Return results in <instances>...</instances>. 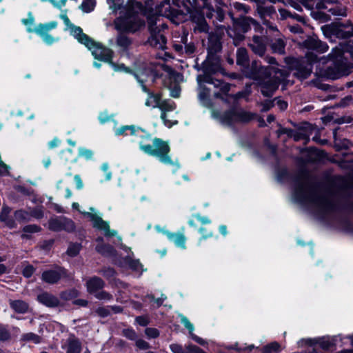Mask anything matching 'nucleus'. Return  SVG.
I'll list each match as a JSON object with an SVG mask.
<instances>
[{
    "label": "nucleus",
    "mask_w": 353,
    "mask_h": 353,
    "mask_svg": "<svg viewBox=\"0 0 353 353\" xmlns=\"http://www.w3.org/2000/svg\"><path fill=\"white\" fill-rule=\"evenodd\" d=\"M294 194L301 203L310 205L322 219H334L343 210L353 211V203L349 198H340L331 191L320 192L306 176L297 180Z\"/></svg>",
    "instance_id": "f257e3e1"
},
{
    "label": "nucleus",
    "mask_w": 353,
    "mask_h": 353,
    "mask_svg": "<svg viewBox=\"0 0 353 353\" xmlns=\"http://www.w3.org/2000/svg\"><path fill=\"white\" fill-rule=\"evenodd\" d=\"M108 2L113 12L119 10V16L113 21L118 32L134 34L145 27V8L141 2L130 1L125 6H123V0Z\"/></svg>",
    "instance_id": "f03ea898"
},
{
    "label": "nucleus",
    "mask_w": 353,
    "mask_h": 353,
    "mask_svg": "<svg viewBox=\"0 0 353 353\" xmlns=\"http://www.w3.org/2000/svg\"><path fill=\"white\" fill-rule=\"evenodd\" d=\"M136 128L138 132L133 133L132 136L137 138L141 151L157 158L163 164L175 165L176 168L180 167L178 161H172L170 155V147L168 141L157 137L152 139V135L142 128L137 126Z\"/></svg>",
    "instance_id": "7ed1b4c3"
},
{
    "label": "nucleus",
    "mask_w": 353,
    "mask_h": 353,
    "mask_svg": "<svg viewBox=\"0 0 353 353\" xmlns=\"http://www.w3.org/2000/svg\"><path fill=\"white\" fill-rule=\"evenodd\" d=\"M197 81L199 84V99L201 103L206 108H211L212 103L210 98V90L203 85L204 83L212 84L215 88H219L220 92H214V97L223 101H225L223 95H227L230 90V83L214 79L210 75H199Z\"/></svg>",
    "instance_id": "20e7f679"
},
{
    "label": "nucleus",
    "mask_w": 353,
    "mask_h": 353,
    "mask_svg": "<svg viewBox=\"0 0 353 353\" xmlns=\"http://www.w3.org/2000/svg\"><path fill=\"white\" fill-rule=\"evenodd\" d=\"M345 43L341 42L338 46L334 47L329 54L332 60V63L323 71V76L330 79H337L350 73V68L347 59L344 57L345 53H349L344 49Z\"/></svg>",
    "instance_id": "39448f33"
},
{
    "label": "nucleus",
    "mask_w": 353,
    "mask_h": 353,
    "mask_svg": "<svg viewBox=\"0 0 353 353\" xmlns=\"http://www.w3.org/2000/svg\"><path fill=\"white\" fill-rule=\"evenodd\" d=\"M244 73L246 77L257 81L258 83L272 77V73L275 75L281 74L283 79L287 77L285 70L273 66H263L257 61H252L250 66L244 70Z\"/></svg>",
    "instance_id": "423d86ee"
},
{
    "label": "nucleus",
    "mask_w": 353,
    "mask_h": 353,
    "mask_svg": "<svg viewBox=\"0 0 353 353\" xmlns=\"http://www.w3.org/2000/svg\"><path fill=\"white\" fill-rule=\"evenodd\" d=\"M212 117L218 119L223 125H232L235 123H248L256 117V114L236 109H231L221 114L213 110Z\"/></svg>",
    "instance_id": "0eeeda50"
},
{
    "label": "nucleus",
    "mask_w": 353,
    "mask_h": 353,
    "mask_svg": "<svg viewBox=\"0 0 353 353\" xmlns=\"http://www.w3.org/2000/svg\"><path fill=\"white\" fill-rule=\"evenodd\" d=\"M353 24L348 21L345 23H331L321 27L323 34L328 38L335 37L341 39H347L353 36Z\"/></svg>",
    "instance_id": "6e6552de"
},
{
    "label": "nucleus",
    "mask_w": 353,
    "mask_h": 353,
    "mask_svg": "<svg viewBox=\"0 0 353 353\" xmlns=\"http://www.w3.org/2000/svg\"><path fill=\"white\" fill-rule=\"evenodd\" d=\"M92 43L86 48L92 52V54L96 59L103 61L105 62L111 63L115 70H123L127 72H130V70L126 68L123 64L117 65L112 62L113 51L103 46L101 43H98L92 39Z\"/></svg>",
    "instance_id": "1a4fd4ad"
},
{
    "label": "nucleus",
    "mask_w": 353,
    "mask_h": 353,
    "mask_svg": "<svg viewBox=\"0 0 353 353\" xmlns=\"http://www.w3.org/2000/svg\"><path fill=\"white\" fill-rule=\"evenodd\" d=\"M60 18L63 20L65 26L64 30L69 31L70 35L76 39L79 43L84 45L85 47L92 43V39L85 34L81 27L75 26L70 21L67 16L65 10L61 14Z\"/></svg>",
    "instance_id": "9d476101"
},
{
    "label": "nucleus",
    "mask_w": 353,
    "mask_h": 353,
    "mask_svg": "<svg viewBox=\"0 0 353 353\" xmlns=\"http://www.w3.org/2000/svg\"><path fill=\"white\" fill-rule=\"evenodd\" d=\"M317 10H327L331 14L338 19L347 16V8L339 0H318L316 4Z\"/></svg>",
    "instance_id": "9b49d317"
},
{
    "label": "nucleus",
    "mask_w": 353,
    "mask_h": 353,
    "mask_svg": "<svg viewBox=\"0 0 353 353\" xmlns=\"http://www.w3.org/2000/svg\"><path fill=\"white\" fill-rule=\"evenodd\" d=\"M221 37L216 32H210L208 36L207 51L208 57L206 61L208 62H213L217 64L219 62L216 54L221 52L222 49V43L221 41Z\"/></svg>",
    "instance_id": "f8f14e48"
},
{
    "label": "nucleus",
    "mask_w": 353,
    "mask_h": 353,
    "mask_svg": "<svg viewBox=\"0 0 353 353\" xmlns=\"http://www.w3.org/2000/svg\"><path fill=\"white\" fill-rule=\"evenodd\" d=\"M148 23L150 37L148 38L147 43L157 49L163 50L166 48L167 39L165 36L161 32L159 27L154 23L152 19H150Z\"/></svg>",
    "instance_id": "ddd939ff"
},
{
    "label": "nucleus",
    "mask_w": 353,
    "mask_h": 353,
    "mask_svg": "<svg viewBox=\"0 0 353 353\" xmlns=\"http://www.w3.org/2000/svg\"><path fill=\"white\" fill-rule=\"evenodd\" d=\"M57 21H50L46 23H39L36 27H28V32H35L39 37H41L43 41L48 45H51L54 42L58 41V38L53 37L49 34V32L57 27Z\"/></svg>",
    "instance_id": "4468645a"
},
{
    "label": "nucleus",
    "mask_w": 353,
    "mask_h": 353,
    "mask_svg": "<svg viewBox=\"0 0 353 353\" xmlns=\"http://www.w3.org/2000/svg\"><path fill=\"white\" fill-rule=\"evenodd\" d=\"M291 67L294 71V75L300 79L308 78L312 72V63L305 58L294 59Z\"/></svg>",
    "instance_id": "2eb2a0df"
},
{
    "label": "nucleus",
    "mask_w": 353,
    "mask_h": 353,
    "mask_svg": "<svg viewBox=\"0 0 353 353\" xmlns=\"http://www.w3.org/2000/svg\"><path fill=\"white\" fill-rule=\"evenodd\" d=\"M49 230L54 232L66 231L73 232L75 229L74 223L70 219L60 216L51 218L48 221Z\"/></svg>",
    "instance_id": "dca6fc26"
},
{
    "label": "nucleus",
    "mask_w": 353,
    "mask_h": 353,
    "mask_svg": "<svg viewBox=\"0 0 353 353\" xmlns=\"http://www.w3.org/2000/svg\"><path fill=\"white\" fill-rule=\"evenodd\" d=\"M68 276L67 270L61 266L55 265L53 268L45 270L41 274V280L48 284H56Z\"/></svg>",
    "instance_id": "f3484780"
},
{
    "label": "nucleus",
    "mask_w": 353,
    "mask_h": 353,
    "mask_svg": "<svg viewBox=\"0 0 353 353\" xmlns=\"http://www.w3.org/2000/svg\"><path fill=\"white\" fill-rule=\"evenodd\" d=\"M90 210L91 212H83V214L85 216L90 219L94 228L103 230L105 236H114L117 234V232L116 230H110L109 224L107 221H103L101 216H99L96 213L92 212L94 211V208H90Z\"/></svg>",
    "instance_id": "a211bd4d"
},
{
    "label": "nucleus",
    "mask_w": 353,
    "mask_h": 353,
    "mask_svg": "<svg viewBox=\"0 0 353 353\" xmlns=\"http://www.w3.org/2000/svg\"><path fill=\"white\" fill-rule=\"evenodd\" d=\"M282 79H283L281 77V74H279L259 83L261 94L264 97H272L278 89Z\"/></svg>",
    "instance_id": "6ab92c4d"
},
{
    "label": "nucleus",
    "mask_w": 353,
    "mask_h": 353,
    "mask_svg": "<svg viewBox=\"0 0 353 353\" xmlns=\"http://www.w3.org/2000/svg\"><path fill=\"white\" fill-rule=\"evenodd\" d=\"M248 45L255 54L263 57L267 49V39L265 37L254 35L249 39Z\"/></svg>",
    "instance_id": "aec40b11"
},
{
    "label": "nucleus",
    "mask_w": 353,
    "mask_h": 353,
    "mask_svg": "<svg viewBox=\"0 0 353 353\" xmlns=\"http://www.w3.org/2000/svg\"><path fill=\"white\" fill-rule=\"evenodd\" d=\"M194 33L209 34L210 26L204 16L201 13H196L191 15Z\"/></svg>",
    "instance_id": "412c9836"
},
{
    "label": "nucleus",
    "mask_w": 353,
    "mask_h": 353,
    "mask_svg": "<svg viewBox=\"0 0 353 353\" xmlns=\"http://www.w3.org/2000/svg\"><path fill=\"white\" fill-rule=\"evenodd\" d=\"M139 83L141 85L142 90L148 95L145 103V105L152 108H157L161 99V94L150 91L144 84L143 79H139Z\"/></svg>",
    "instance_id": "4be33fe9"
},
{
    "label": "nucleus",
    "mask_w": 353,
    "mask_h": 353,
    "mask_svg": "<svg viewBox=\"0 0 353 353\" xmlns=\"http://www.w3.org/2000/svg\"><path fill=\"white\" fill-rule=\"evenodd\" d=\"M37 299L41 304L48 307H57L61 304L57 296L48 292H43L39 294Z\"/></svg>",
    "instance_id": "5701e85b"
},
{
    "label": "nucleus",
    "mask_w": 353,
    "mask_h": 353,
    "mask_svg": "<svg viewBox=\"0 0 353 353\" xmlns=\"http://www.w3.org/2000/svg\"><path fill=\"white\" fill-rule=\"evenodd\" d=\"M314 130V128L313 126L307 123L305 126L299 128L297 131L293 130V135H292L291 137H292L295 141L304 140V144L306 145L309 142L310 137Z\"/></svg>",
    "instance_id": "b1692460"
},
{
    "label": "nucleus",
    "mask_w": 353,
    "mask_h": 353,
    "mask_svg": "<svg viewBox=\"0 0 353 353\" xmlns=\"http://www.w3.org/2000/svg\"><path fill=\"white\" fill-rule=\"evenodd\" d=\"M304 46L311 50L323 53L328 49L327 45L315 37H310L304 41Z\"/></svg>",
    "instance_id": "393cba45"
},
{
    "label": "nucleus",
    "mask_w": 353,
    "mask_h": 353,
    "mask_svg": "<svg viewBox=\"0 0 353 353\" xmlns=\"http://www.w3.org/2000/svg\"><path fill=\"white\" fill-rule=\"evenodd\" d=\"M85 285L88 292L94 294L97 292L104 288L105 282L100 277L94 276L86 281Z\"/></svg>",
    "instance_id": "a878e982"
},
{
    "label": "nucleus",
    "mask_w": 353,
    "mask_h": 353,
    "mask_svg": "<svg viewBox=\"0 0 353 353\" xmlns=\"http://www.w3.org/2000/svg\"><path fill=\"white\" fill-rule=\"evenodd\" d=\"M210 11L209 13L206 14V16L208 18H213V23L214 25L217 26V28H224V26H218L217 23L219 22L221 23L223 22L225 19V11L220 7L218 6L215 9L212 7V10L207 9Z\"/></svg>",
    "instance_id": "bb28decb"
},
{
    "label": "nucleus",
    "mask_w": 353,
    "mask_h": 353,
    "mask_svg": "<svg viewBox=\"0 0 353 353\" xmlns=\"http://www.w3.org/2000/svg\"><path fill=\"white\" fill-rule=\"evenodd\" d=\"M158 108L161 111V119L163 120L165 124L168 123L167 120V112H171L174 110L175 104L174 102L170 100H162L161 99L160 103H159Z\"/></svg>",
    "instance_id": "cd10ccee"
},
{
    "label": "nucleus",
    "mask_w": 353,
    "mask_h": 353,
    "mask_svg": "<svg viewBox=\"0 0 353 353\" xmlns=\"http://www.w3.org/2000/svg\"><path fill=\"white\" fill-rule=\"evenodd\" d=\"M10 307L17 314H26L29 310V304L25 301L17 299V300H9Z\"/></svg>",
    "instance_id": "c85d7f7f"
},
{
    "label": "nucleus",
    "mask_w": 353,
    "mask_h": 353,
    "mask_svg": "<svg viewBox=\"0 0 353 353\" xmlns=\"http://www.w3.org/2000/svg\"><path fill=\"white\" fill-rule=\"evenodd\" d=\"M236 63L243 67L245 70L250 65H249L250 58L248 52L245 48H239L236 50Z\"/></svg>",
    "instance_id": "c756f323"
},
{
    "label": "nucleus",
    "mask_w": 353,
    "mask_h": 353,
    "mask_svg": "<svg viewBox=\"0 0 353 353\" xmlns=\"http://www.w3.org/2000/svg\"><path fill=\"white\" fill-rule=\"evenodd\" d=\"M134 68L136 70L135 77L139 81V75L146 74L148 75L150 73H152L153 71L151 68H148V64L145 62L144 60L141 57L136 59L134 63Z\"/></svg>",
    "instance_id": "7c9ffc66"
},
{
    "label": "nucleus",
    "mask_w": 353,
    "mask_h": 353,
    "mask_svg": "<svg viewBox=\"0 0 353 353\" xmlns=\"http://www.w3.org/2000/svg\"><path fill=\"white\" fill-rule=\"evenodd\" d=\"M66 353H81V343L74 335L70 336L67 339Z\"/></svg>",
    "instance_id": "2f4dec72"
},
{
    "label": "nucleus",
    "mask_w": 353,
    "mask_h": 353,
    "mask_svg": "<svg viewBox=\"0 0 353 353\" xmlns=\"http://www.w3.org/2000/svg\"><path fill=\"white\" fill-rule=\"evenodd\" d=\"M125 32H119L116 37V44L123 50H127L132 44V39L125 34Z\"/></svg>",
    "instance_id": "473e14b6"
},
{
    "label": "nucleus",
    "mask_w": 353,
    "mask_h": 353,
    "mask_svg": "<svg viewBox=\"0 0 353 353\" xmlns=\"http://www.w3.org/2000/svg\"><path fill=\"white\" fill-rule=\"evenodd\" d=\"M256 11L261 19H264V21L265 20L266 17H272L274 14H276V10L274 6H264L260 3L257 4Z\"/></svg>",
    "instance_id": "72a5a7b5"
},
{
    "label": "nucleus",
    "mask_w": 353,
    "mask_h": 353,
    "mask_svg": "<svg viewBox=\"0 0 353 353\" xmlns=\"http://www.w3.org/2000/svg\"><path fill=\"white\" fill-rule=\"evenodd\" d=\"M239 26L243 32H248L250 29L251 24H256V21L250 17H239L235 23Z\"/></svg>",
    "instance_id": "f704fd0d"
},
{
    "label": "nucleus",
    "mask_w": 353,
    "mask_h": 353,
    "mask_svg": "<svg viewBox=\"0 0 353 353\" xmlns=\"http://www.w3.org/2000/svg\"><path fill=\"white\" fill-rule=\"evenodd\" d=\"M286 42L281 38L275 39L270 44L271 50L274 53L279 54H285Z\"/></svg>",
    "instance_id": "c9c22d12"
},
{
    "label": "nucleus",
    "mask_w": 353,
    "mask_h": 353,
    "mask_svg": "<svg viewBox=\"0 0 353 353\" xmlns=\"http://www.w3.org/2000/svg\"><path fill=\"white\" fill-rule=\"evenodd\" d=\"M167 236L171 241L174 242L176 246L181 248H185L186 238L183 234L168 232Z\"/></svg>",
    "instance_id": "e433bc0d"
},
{
    "label": "nucleus",
    "mask_w": 353,
    "mask_h": 353,
    "mask_svg": "<svg viewBox=\"0 0 353 353\" xmlns=\"http://www.w3.org/2000/svg\"><path fill=\"white\" fill-rule=\"evenodd\" d=\"M230 6L231 8H233L236 12L239 13L240 17H244L251 10L250 6L238 1L230 3Z\"/></svg>",
    "instance_id": "4c0bfd02"
},
{
    "label": "nucleus",
    "mask_w": 353,
    "mask_h": 353,
    "mask_svg": "<svg viewBox=\"0 0 353 353\" xmlns=\"http://www.w3.org/2000/svg\"><path fill=\"white\" fill-rule=\"evenodd\" d=\"M95 249L97 252L105 256H111L115 253L114 248L108 244L99 243Z\"/></svg>",
    "instance_id": "58836bf2"
},
{
    "label": "nucleus",
    "mask_w": 353,
    "mask_h": 353,
    "mask_svg": "<svg viewBox=\"0 0 353 353\" xmlns=\"http://www.w3.org/2000/svg\"><path fill=\"white\" fill-rule=\"evenodd\" d=\"M21 341L23 342H32L34 344H39L42 341V338L39 335L33 332H27L21 335Z\"/></svg>",
    "instance_id": "ea45409f"
},
{
    "label": "nucleus",
    "mask_w": 353,
    "mask_h": 353,
    "mask_svg": "<svg viewBox=\"0 0 353 353\" xmlns=\"http://www.w3.org/2000/svg\"><path fill=\"white\" fill-rule=\"evenodd\" d=\"M14 218L19 222H29L31 221V214L29 211L25 210H18L14 212Z\"/></svg>",
    "instance_id": "a19ab883"
},
{
    "label": "nucleus",
    "mask_w": 353,
    "mask_h": 353,
    "mask_svg": "<svg viewBox=\"0 0 353 353\" xmlns=\"http://www.w3.org/2000/svg\"><path fill=\"white\" fill-rule=\"evenodd\" d=\"M12 339V334L8 325L0 323V341L8 342Z\"/></svg>",
    "instance_id": "79ce46f5"
},
{
    "label": "nucleus",
    "mask_w": 353,
    "mask_h": 353,
    "mask_svg": "<svg viewBox=\"0 0 353 353\" xmlns=\"http://www.w3.org/2000/svg\"><path fill=\"white\" fill-rule=\"evenodd\" d=\"M311 16L314 19L319 21L321 23L327 22L331 20L330 15L321 11V10L312 11L311 12Z\"/></svg>",
    "instance_id": "37998d69"
},
{
    "label": "nucleus",
    "mask_w": 353,
    "mask_h": 353,
    "mask_svg": "<svg viewBox=\"0 0 353 353\" xmlns=\"http://www.w3.org/2000/svg\"><path fill=\"white\" fill-rule=\"evenodd\" d=\"M193 8L196 11H201L203 9L212 10V5L210 0H195Z\"/></svg>",
    "instance_id": "c03bdc74"
},
{
    "label": "nucleus",
    "mask_w": 353,
    "mask_h": 353,
    "mask_svg": "<svg viewBox=\"0 0 353 353\" xmlns=\"http://www.w3.org/2000/svg\"><path fill=\"white\" fill-rule=\"evenodd\" d=\"M192 344H189L183 347L178 343H172L170 345V348L173 353H192L191 352Z\"/></svg>",
    "instance_id": "a18cd8bd"
},
{
    "label": "nucleus",
    "mask_w": 353,
    "mask_h": 353,
    "mask_svg": "<svg viewBox=\"0 0 353 353\" xmlns=\"http://www.w3.org/2000/svg\"><path fill=\"white\" fill-rule=\"evenodd\" d=\"M182 42L184 43L183 54L187 56H192L196 51V46L194 43H187V37H183L181 39Z\"/></svg>",
    "instance_id": "49530a36"
},
{
    "label": "nucleus",
    "mask_w": 353,
    "mask_h": 353,
    "mask_svg": "<svg viewBox=\"0 0 353 353\" xmlns=\"http://www.w3.org/2000/svg\"><path fill=\"white\" fill-rule=\"evenodd\" d=\"M127 130H130V134L132 136L133 133H137L139 130H137L136 126L133 125H123L115 130V134L117 136L126 135L125 132Z\"/></svg>",
    "instance_id": "de8ad7c7"
},
{
    "label": "nucleus",
    "mask_w": 353,
    "mask_h": 353,
    "mask_svg": "<svg viewBox=\"0 0 353 353\" xmlns=\"http://www.w3.org/2000/svg\"><path fill=\"white\" fill-rule=\"evenodd\" d=\"M78 290L75 289H70L64 292H62L60 294V296L62 299L65 301H70L73 299L77 298L79 296Z\"/></svg>",
    "instance_id": "09e8293b"
},
{
    "label": "nucleus",
    "mask_w": 353,
    "mask_h": 353,
    "mask_svg": "<svg viewBox=\"0 0 353 353\" xmlns=\"http://www.w3.org/2000/svg\"><path fill=\"white\" fill-rule=\"evenodd\" d=\"M280 349V345L276 342H273L263 347V353H279L281 350Z\"/></svg>",
    "instance_id": "8fccbe9b"
},
{
    "label": "nucleus",
    "mask_w": 353,
    "mask_h": 353,
    "mask_svg": "<svg viewBox=\"0 0 353 353\" xmlns=\"http://www.w3.org/2000/svg\"><path fill=\"white\" fill-rule=\"evenodd\" d=\"M170 0H161L157 7V12H159V15L163 16L166 14L167 12L170 8Z\"/></svg>",
    "instance_id": "3c124183"
},
{
    "label": "nucleus",
    "mask_w": 353,
    "mask_h": 353,
    "mask_svg": "<svg viewBox=\"0 0 353 353\" xmlns=\"http://www.w3.org/2000/svg\"><path fill=\"white\" fill-rule=\"evenodd\" d=\"M81 248V246L79 243H71L68 246L67 254L72 257L76 256L79 254Z\"/></svg>",
    "instance_id": "603ef678"
},
{
    "label": "nucleus",
    "mask_w": 353,
    "mask_h": 353,
    "mask_svg": "<svg viewBox=\"0 0 353 353\" xmlns=\"http://www.w3.org/2000/svg\"><path fill=\"white\" fill-rule=\"evenodd\" d=\"M179 316L180 318L181 323L184 325V327L186 329L188 330L189 334H192V332H194V327L193 324L184 315L179 314Z\"/></svg>",
    "instance_id": "864d4df0"
},
{
    "label": "nucleus",
    "mask_w": 353,
    "mask_h": 353,
    "mask_svg": "<svg viewBox=\"0 0 353 353\" xmlns=\"http://www.w3.org/2000/svg\"><path fill=\"white\" fill-rule=\"evenodd\" d=\"M41 228L40 226H39L36 224H31V225H27L24 226L22 229V231L24 233L32 234V233L39 232L41 231Z\"/></svg>",
    "instance_id": "5fc2aeb1"
},
{
    "label": "nucleus",
    "mask_w": 353,
    "mask_h": 353,
    "mask_svg": "<svg viewBox=\"0 0 353 353\" xmlns=\"http://www.w3.org/2000/svg\"><path fill=\"white\" fill-rule=\"evenodd\" d=\"M94 2L93 0H85L81 5L80 8L85 12H89L94 9Z\"/></svg>",
    "instance_id": "6e6d98bb"
},
{
    "label": "nucleus",
    "mask_w": 353,
    "mask_h": 353,
    "mask_svg": "<svg viewBox=\"0 0 353 353\" xmlns=\"http://www.w3.org/2000/svg\"><path fill=\"white\" fill-rule=\"evenodd\" d=\"M145 334L148 339H156L159 337L160 333L157 328L148 327L145 330Z\"/></svg>",
    "instance_id": "4d7b16f0"
},
{
    "label": "nucleus",
    "mask_w": 353,
    "mask_h": 353,
    "mask_svg": "<svg viewBox=\"0 0 353 353\" xmlns=\"http://www.w3.org/2000/svg\"><path fill=\"white\" fill-rule=\"evenodd\" d=\"M99 273L108 279L113 278L116 274L114 270L112 268H103L99 271Z\"/></svg>",
    "instance_id": "13d9d810"
},
{
    "label": "nucleus",
    "mask_w": 353,
    "mask_h": 353,
    "mask_svg": "<svg viewBox=\"0 0 353 353\" xmlns=\"http://www.w3.org/2000/svg\"><path fill=\"white\" fill-rule=\"evenodd\" d=\"M94 296L99 300H111L112 295L103 290H99L94 294Z\"/></svg>",
    "instance_id": "bf43d9fd"
},
{
    "label": "nucleus",
    "mask_w": 353,
    "mask_h": 353,
    "mask_svg": "<svg viewBox=\"0 0 353 353\" xmlns=\"http://www.w3.org/2000/svg\"><path fill=\"white\" fill-rule=\"evenodd\" d=\"M29 213L31 214V219H40L43 216V212L41 208H32L29 211Z\"/></svg>",
    "instance_id": "052dcab7"
},
{
    "label": "nucleus",
    "mask_w": 353,
    "mask_h": 353,
    "mask_svg": "<svg viewBox=\"0 0 353 353\" xmlns=\"http://www.w3.org/2000/svg\"><path fill=\"white\" fill-rule=\"evenodd\" d=\"M96 313L101 317H106L110 315V307H99L96 310Z\"/></svg>",
    "instance_id": "680f3d73"
},
{
    "label": "nucleus",
    "mask_w": 353,
    "mask_h": 353,
    "mask_svg": "<svg viewBox=\"0 0 353 353\" xmlns=\"http://www.w3.org/2000/svg\"><path fill=\"white\" fill-rule=\"evenodd\" d=\"M123 334L124 336L132 341H136L137 338V333L132 329H124L123 330Z\"/></svg>",
    "instance_id": "e2e57ef3"
},
{
    "label": "nucleus",
    "mask_w": 353,
    "mask_h": 353,
    "mask_svg": "<svg viewBox=\"0 0 353 353\" xmlns=\"http://www.w3.org/2000/svg\"><path fill=\"white\" fill-rule=\"evenodd\" d=\"M35 271L34 268L32 265H27L24 267L22 274L26 278H30Z\"/></svg>",
    "instance_id": "0e129e2a"
},
{
    "label": "nucleus",
    "mask_w": 353,
    "mask_h": 353,
    "mask_svg": "<svg viewBox=\"0 0 353 353\" xmlns=\"http://www.w3.org/2000/svg\"><path fill=\"white\" fill-rule=\"evenodd\" d=\"M79 156L84 157L87 160H90L92 158L93 152L92 150L85 149V148H80L79 149Z\"/></svg>",
    "instance_id": "69168bd1"
},
{
    "label": "nucleus",
    "mask_w": 353,
    "mask_h": 353,
    "mask_svg": "<svg viewBox=\"0 0 353 353\" xmlns=\"http://www.w3.org/2000/svg\"><path fill=\"white\" fill-rule=\"evenodd\" d=\"M135 345L140 350H148L150 347V344L143 339H136Z\"/></svg>",
    "instance_id": "338daca9"
},
{
    "label": "nucleus",
    "mask_w": 353,
    "mask_h": 353,
    "mask_svg": "<svg viewBox=\"0 0 353 353\" xmlns=\"http://www.w3.org/2000/svg\"><path fill=\"white\" fill-rule=\"evenodd\" d=\"M345 43L344 49L349 52L350 55L353 59V39L343 41Z\"/></svg>",
    "instance_id": "774afa93"
}]
</instances>
